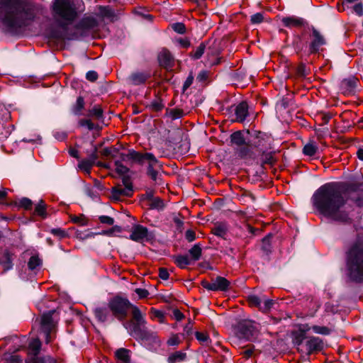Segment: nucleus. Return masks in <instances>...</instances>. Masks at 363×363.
<instances>
[{
	"label": "nucleus",
	"mask_w": 363,
	"mask_h": 363,
	"mask_svg": "<svg viewBox=\"0 0 363 363\" xmlns=\"http://www.w3.org/2000/svg\"><path fill=\"white\" fill-rule=\"evenodd\" d=\"M360 183L337 182L325 183L318 188L311 196L313 207L324 216L344 224L350 223L349 213L342 210L347 199L343 193L359 192Z\"/></svg>",
	"instance_id": "1"
},
{
	"label": "nucleus",
	"mask_w": 363,
	"mask_h": 363,
	"mask_svg": "<svg viewBox=\"0 0 363 363\" xmlns=\"http://www.w3.org/2000/svg\"><path fill=\"white\" fill-rule=\"evenodd\" d=\"M43 14V6L35 0H0V30L16 35Z\"/></svg>",
	"instance_id": "2"
},
{
	"label": "nucleus",
	"mask_w": 363,
	"mask_h": 363,
	"mask_svg": "<svg viewBox=\"0 0 363 363\" xmlns=\"http://www.w3.org/2000/svg\"><path fill=\"white\" fill-rule=\"evenodd\" d=\"M99 25L97 20L93 16L83 17L74 26L73 31L69 30L68 23L60 22L57 28H48L47 26V40L50 38L57 40H79L89 35L91 30Z\"/></svg>",
	"instance_id": "3"
},
{
	"label": "nucleus",
	"mask_w": 363,
	"mask_h": 363,
	"mask_svg": "<svg viewBox=\"0 0 363 363\" xmlns=\"http://www.w3.org/2000/svg\"><path fill=\"white\" fill-rule=\"evenodd\" d=\"M347 267L351 279L363 281V238H359L349 250Z\"/></svg>",
	"instance_id": "4"
},
{
	"label": "nucleus",
	"mask_w": 363,
	"mask_h": 363,
	"mask_svg": "<svg viewBox=\"0 0 363 363\" xmlns=\"http://www.w3.org/2000/svg\"><path fill=\"white\" fill-rule=\"evenodd\" d=\"M6 205L28 211L30 220L39 221L45 218V203L43 199L39 200L35 206L33 201L28 197L17 199Z\"/></svg>",
	"instance_id": "5"
},
{
	"label": "nucleus",
	"mask_w": 363,
	"mask_h": 363,
	"mask_svg": "<svg viewBox=\"0 0 363 363\" xmlns=\"http://www.w3.org/2000/svg\"><path fill=\"white\" fill-rule=\"evenodd\" d=\"M248 135L247 145L255 150L259 154H264L272 149L271 135L257 130H245Z\"/></svg>",
	"instance_id": "6"
},
{
	"label": "nucleus",
	"mask_w": 363,
	"mask_h": 363,
	"mask_svg": "<svg viewBox=\"0 0 363 363\" xmlns=\"http://www.w3.org/2000/svg\"><path fill=\"white\" fill-rule=\"evenodd\" d=\"M133 321L124 323V326L130 331V335L145 340L147 338L145 328L146 321L140 310L135 306H132Z\"/></svg>",
	"instance_id": "7"
},
{
	"label": "nucleus",
	"mask_w": 363,
	"mask_h": 363,
	"mask_svg": "<svg viewBox=\"0 0 363 363\" xmlns=\"http://www.w3.org/2000/svg\"><path fill=\"white\" fill-rule=\"evenodd\" d=\"M52 9L53 13L63 20L62 22L72 23L77 16L74 4L70 0H54Z\"/></svg>",
	"instance_id": "8"
},
{
	"label": "nucleus",
	"mask_w": 363,
	"mask_h": 363,
	"mask_svg": "<svg viewBox=\"0 0 363 363\" xmlns=\"http://www.w3.org/2000/svg\"><path fill=\"white\" fill-rule=\"evenodd\" d=\"M147 163L146 175L155 182L156 185L164 184L163 179L159 171L162 169L163 164L152 152H145L143 159V165Z\"/></svg>",
	"instance_id": "9"
},
{
	"label": "nucleus",
	"mask_w": 363,
	"mask_h": 363,
	"mask_svg": "<svg viewBox=\"0 0 363 363\" xmlns=\"http://www.w3.org/2000/svg\"><path fill=\"white\" fill-rule=\"evenodd\" d=\"M308 35L311 41H308V55L320 54L323 50V46L327 45V40L319 30L313 26L308 27Z\"/></svg>",
	"instance_id": "10"
},
{
	"label": "nucleus",
	"mask_w": 363,
	"mask_h": 363,
	"mask_svg": "<svg viewBox=\"0 0 363 363\" xmlns=\"http://www.w3.org/2000/svg\"><path fill=\"white\" fill-rule=\"evenodd\" d=\"M133 305L128 299L116 297L109 302V308L120 320H123L128 314L129 308Z\"/></svg>",
	"instance_id": "11"
},
{
	"label": "nucleus",
	"mask_w": 363,
	"mask_h": 363,
	"mask_svg": "<svg viewBox=\"0 0 363 363\" xmlns=\"http://www.w3.org/2000/svg\"><path fill=\"white\" fill-rule=\"evenodd\" d=\"M201 284L204 289L213 291H226L230 286V282L223 277H217L211 282L203 280Z\"/></svg>",
	"instance_id": "12"
},
{
	"label": "nucleus",
	"mask_w": 363,
	"mask_h": 363,
	"mask_svg": "<svg viewBox=\"0 0 363 363\" xmlns=\"http://www.w3.org/2000/svg\"><path fill=\"white\" fill-rule=\"evenodd\" d=\"M59 320L60 315L57 311L52 310L47 313V344L55 337Z\"/></svg>",
	"instance_id": "13"
},
{
	"label": "nucleus",
	"mask_w": 363,
	"mask_h": 363,
	"mask_svg": "<svg viewBox=\"0 0 363 363\" xmlns=\"http://www.w3.org/2000/svg\"><path fill=\"white\" fill-rule=\"evenodd\" d=\"M152 77L150 70H135L127 77V82L132 86L145 85Z\"/></svg>",
	"instance_id": "14"
},
{
	"label": "nucleus",
	"mask_w": 363,
	"mask_h": 363,
	"mask_svg": "<svg viewBox=\"0 0 363 363\" xmlns=\"http://www.w3.org/2000/svg\"><path fill=\"white\" fill-rule=\"evenodd\" d=\"M308 29L301 30L300 33H294L292 35L291 47L296 55H299L308 47V40L306 36L308 35Z\"/></svg>",
	"instance_id": "15"
},
{
	"label": "nucleus",
	"mask_w": 363,
	"mask_h": 363,
	"mask_svg": "<svg viewBox=\"0 0 363 363\" xmlns=\"http://www.w3.org/2000/svg\"><path fill=\"white\" fill-rule=\"evenodd\" d=\"M358 82L359 79L356 77L350 75L340 81L339 84L340 90L345 95L354 94L357 89Z\"/></svg>",
	"instance_id": "16"
},
{
	"label": "nucleus",
	"mask_w": 363,
	"mask_h": 363,
	"mask_svg": "<svg viewBox=\"0 0 363 363\" xmlns=\"http://www.w3.org/2000/svg\"><path fill=\"white\" fill-rule=\"evenodd\" d=\"M283 25L288 28H291L293 27L301 28V30L308 29L311 25H309L307 20L303 18L298 17L296 16H291L284 17L281 19Z\"/></svg>",
	"instance_id": "17"
},
{
	"label": "nucleus",
	"mask_w": 363,
	"mask_h": 363,
	"mask_svg": "<svg viewBox=\"0 0 363 363\" xmlns=\"http://www.w3.org/2000/svg\"><path fill=\"white\" fill-rule=\"evenodd\" d=\"M157 62L159 65L166 69H172L174 65V58L170 51L167 48H163L157 55Z\"/></svg>",
	"instance_id": "18"
},
{
	"label": "nucleus",
	"mask_w": 363,
	"mask_h": 363,
	"mask_svg": "<svg viewBox=\"0 0 363 363\" xmlns=\"http://www.w3.org/2000/svg\"><path fill=\"white\" fill-rule=\"evenodd\" d=\"M323 347V341L320 337H309L306 342V354L308 356L313 352L321 351Z\"/></svg>",
	"instance_id": "19"
},
{
	"label": "nucleus",
	"mask_w": 363,
	"mask_h": 363,
	"mask_svg": "<svg viewBox=\"0 0 363 363\" xmlns=\"http://www.w3.org/2000/svg\"><path fill=\"white\" fill-rule=\"evenodd\" d=\"M118 154L121 161L130 160L132 162L143 165V159L145 157V152H138L134 149H129L128 154Z\"/></svg>",
	"instance_id": "20"
},
{
	"label": "nucleus",
	"mask_w": 363,
	"mask_h": 363,
	"mask_svg": "<svg viewBox=\"0 0 363 363\" xmlns=\"http://www.w3.org/2000/svg\"><path fill=\"white\" fill-rule=\"evenodd\" d=\"M235 119L238 123H242L249 116V106L246 101H242L234 108Z\"/></svg>",
	"instance_id": "21"
},
{
	"label": "nucleus",
	"mask_w": 363,
	"mask_h": 363,
	"mask_svg": "<svg viewBox=\"0 0 363 363\" xmlns=\"http://www.w3.org/2000/svg\"><path fill=\"white\" fill-rule=\"evenodd\" d=\"M133 230L130 238L133 241L142 242L152 238V235L148 233L147 228H133Z\"/></svg>",
	"instance_id": "22"
},
{
	"label": "nucleus",
	"mask_w": 363,
	"mask_h": 363,
	"mask_svg": "<svg viewBox=\"0 0 363 363\" xmlns=\"http://www.w3.org/2000/svg\"><path fill=\"white\" fill-rule=\"evenodd\" d=\"M244 133H245V130H237L233 133L230 135L231 144L235 145L238 147L243 146L244 145H247L248 135L245 136Z\"/></svg>",
	"instance_id": "23"
},
{
	"label": "nucleus",
	"mask_w": 363,
	"mask_h": 363,
	"mask_svg": "<svg viewBox=\"0 0 363 363\" xmlns=\"http://www.w3.org/2000/svg\"><path fill=\"white\" fill-rule=\"evenodd\" d=\"M240 330L245 339L250 340L257 330V327L251 322H245L240 326Z\"/></svg>",
	"instance_id": "24"
},
{
	"label": "nucleus",
	"mask_w": 363,
	"mask_h": 363,
	"mask_svg": "<svg viewBox=\"0 0 363 363\" xmlns=\"http://www.w3.org/2000/svg\"><path fill=\"white\" fill-rule=\"evenodd\" d=\"M119 186L120 185L118 184V186L111 188V199L113 200L119 201L122 196L130 197L133 195V190H127L125 187L122 189Z\"/></svg>",
	"instance_id": "25"
},
{
	"label": "nucleus",
	"mask_w": 363,
	"mask_h": 363,
	"mask_svg": "<svg viewBox=\"0 0 363 363\" xmlns=\"http://www.w3.org/2000/svg\"><path fill=\"white\" fill-rule=\"evenodd\" d=\"M208 45V41H203L196 48L189 53V57L193 60H199L203 55L206 46Z\"/></svg>",
	"instance_id": "26"
},
{
	"label": "nucleus",
	"mask_w": 363,
	"mask_h": 363,
	"mask_svg": "<svg viewBox=\"0 0 363 363\" xmlns=\"http://www.w3.org/2000/svg\"><path fill=\"white\" fill-rule=\"evenodd\" d=\"M85 107L84 99L82 96H79L77 98L76 103L72 105L71 111L74 116H79L82 115V111Z\"/></svg>",
	"instance_id": "27"
},
{
	"label": "nucleus",
	"mask_w": 363,
	"mask_h": 363,
	"mask_svg": "<svg viewBox=\"0 0 363 363\" xmlns=\"http://www.w3.org/2000/svg\"><path fill=\"white\" fill-rule=\"evenodd\" d=\"M94 313L97 320L100 322H105L110 318L109 310L106 307L96 308Z\"/></svg>",
	"instance_id": "28"
},
{
	"label": "nucleus",
	"mask_w": 363,
	"mask_h": 363,
	"mask_svg": "<svg viewBox=\"0 0 363 363\" xmlns=\"http://www.w3.org/2000/svg\"><path fill=\"white\" fill-rule=\"evenodd\" d=\"M88 116L94 118L101 121V122H104V110L99 105H94L89 110Z\"/></svg>",
	"instance_id": "29"
},
{
	"label": "nucleus",
	"mask_w": 363,
	"mask_h": 363,
	"mask_svg": "<svg viewBox=\"0 0 363 363\" xmlns=\"http://www.w3.org/2000/svg\"><path fill=\"white\" fill-rule=\"evenodd\" d=\"M70 220L80 226L92 225L93 223L87 218L84 214L79 216L71 215L69 216Z\"/></svg>",
	"instance_id": "30"
},
{
	"label": "nucleus",
	"mask_w": 363,
	"mask_h": 363,
	"mask_svg": "<svg viewBox=\"0 0 363 363\" xmlns=\"http://www.w3.org/2000/svg\"><path fill=\"white\" fill-rule=\"evenodd\" d=\"M99 12L101 17L109 18L111 21H113L116 16L114 10L108 6H99Z\"/></svg>",
	"instance_id": "31"
},
{
	"label": "nucleus",
	"mask_w": 363,
	"mask_h": 363,
	"mask_svg": "<svg viewBox=\"0 0 363 363\" xmlns=\"http://www.w3.org/2000/svg\"><path fill=\"white\" fill-rule=\"evenodd\" d=\"M116 356L118 359L117 363H130V357L129 355V350L120 348L116 350Z\"/></svg>",
	"instance_id": "32"
},
{
	"label": "nucleus",
	"mask_w": 363,
	"mask_h": 363,
	"mask_svg": "<svg viewBox=\"0 0 363 363\" xmlns=\"http://www.w3.org/2000/svg\"><path fill=\"white\" fill-rule=\"evenodd\" d=\"M202 249L199 243L195 244L189 250V254L191 257V261L196 262L199 260L201 256Z\"/></svg>",
	"instance_id": "33"
},
{
	"label": "nucleus",
	"mask_w": 363,
	"mask_h": 363,
	"mask_svg": "<svg viewBox=\"0 0 363 363\" xmlns=\"http://www.w3.org/2000/svg\"><path fill=\"white\" fill-rule=\"evenodd\" d=\"M186 357V354L182 351H177L172 353L167 358L168 363H178L184 361Z\"/></svg>",
	"instance_id": "34"
},
{
	"label": "nucleus",
	"mask_w": 363,
	"mask_h": 363,
	"mask_svg": "<svg viewBox=\"0 0 363 363\" xmlns=\"http://www.w3.org/2000/svg\"><path fill=\"white\" fill-rule=\"evenodd\" d=\"M176 264L181 269L186 268L191 263V259L187 255H177L174 257Z\"/></svg>",
	"instance_id": "35"
},
{
	"label": "nucleus",
	"mask_w": 363,
	"mask_h": 363,
	"mask_svg": "<svg viewBox=\"0 0 363 363\" xmlns=\"http://www.w3.org/2000/svg\"><path fill=\"white\" fill-rule=\"evenodd\" d=\"M318 150V146L314 143H308L303 146L302 152L306 156L313 157L316 154Z\"/></svg>",
	"instance_id": "36"
},
{
	"label": "nucleus",
	"mask_w": 363,
	"mask_h": 363,
	"mask_svg": "<svg viewBox=\"0 0 363 363\" xmlns=\"http://www.w3.org/2000/svg\"><path fill=\"white\" fill-rule=\"evenodd\" d=\"M149 208L150 209H156L157 211H162L164 208V201L160 197H154L153 199L150 201Z\"/></svg>",
	"instance_id": "37"
},
{
	"label": "nucleus",
	"mask_w": 363,
	"mask_h": 363,
	"mask_svg": "<svg viewBox=\"0 0 363 363\" xmlns=\"http://www.w3.org/2000/svg\"><path fill=\"white\" fill-rule=\"evenodd\" d=\"M348 199L352 201L356 206L359 208L363 207V192H358L356 194H350Z\"/></svg>",
	"instance_id": "38"
},
{
	"label": "nucleus",
	"mask_w": 363,
	"mask_h": 363,
	"mask_svg": "<svg viewBox=\"0 0 363 363\" xmlns=\"http://www.w3.org/2000/svg\"><path fill=\"white\" fill-rule=\"evenodd\" d=\"M79 125L84 127L86 126L89 130H101V127H100L99 125H95L90 119H86L82 118L80 119L78 122Z\"/></svg>",
	"instance_id": "39"
},
{
	"label": "nucleus",
	"mask_w": 363,
	"mask_h": 363,
	"mask_svg": "<svg viewBox=\"0 0 363 363\" xmlns=\"http://www.w3.org/2000/svg\"><path fill=\"white\" fill-rule=\"evenodd\" d=\"M164 106L160 98H157L154 99L150 102L149 105L147 106V107L149 108L150 110L156 112L162 111Z\"/></svg>",
	"instance_id": "40"
},
{
	"label": "nucleus",
	"mask_w": 363,
	"mask_h": 363,
	"mask_svg": "<svg viewBox=\"0 0 363 363\" xmlns=\"http://www.w3.org/2000/svg\"><path fill=\"white\" fill-rule=\"evenodd\" d=\"M34 326L38 327L40 331L45 333V313L42 312L40 318H37L34 322Z\"/></svg>",
	"instance_id": "41"
},
{
	"label": "nucleus",
	"mask_w": 363,
	"mask_h": 363,
	"mask_svg": "<svg viewBox=\"0 0 363 363\" xmlns=\"http://www.w3.org/2000/svg\"><path fill=\"white\" fill-rule=\"evenodd\" d=\"M169 219L176 225V227H183L185 223L184 217L179 213H171Z\"/></svg>",
	"instance_id": "42"
},
{
	"label": "nucleus",
	"mask_w": 363,
	"mask_h": 363,
	"mask_svg": "<svg viewBox=\"0 0 363 363\" xmlns=\"http://www.w3.org/2000/svg\"><path fill=\"white\" fill-rule=\"evenodd\" d=\"M116 167V172L120 176L127 175L130 169L126 166L123 165L121 161L116 160L114 162Z\"/></svg>",
	"instance_id": "43"
},
{
	"label": "nucleus",
	"mask_w": 363,
	"mask_h": 363,
	"mask_svg": "<svg viewBox=\"0 0 363 363\" xmlns=\"http://www.w3.org/2000/svg\"><path fill=\"white\" fill-rule=\"evenodd\" d=\"M166 111V115L170 116L172 120L179 119L184 116V111L179 108H167Z\"/></svg>",
	"instance_id": "44"
},
{
	"label": "nucleus",
	"mask_w": 363,
	"mask_h": 363,
	"mask_svg": "<svg viewBox=\"0 0 363 363\" xmlns=\"http://www.w3.org/2000/svg\"><path fill=\"white\" fill-rule=\"evenodd\" d=\"M118 153H119V148H117L114 146H111L110 147H105L101 151V155L104 157H110L112 158H114L116 156V155H118Z\"/></svg>",
	"instance_id": "45"
},
{
	"label": "nucleus",
	"mask_w": 363,
	"mask_h": 363,
	"mask_svg": "<svg viewBox=\"0 0 363 363\" xmlns=\"http://www.w3.org/2000/svg\"><path fill=\"white\" fill-rule=\"evenodd\" d=\"M263 158L262 159V167H263L264 164H270L272 165L275 160L273 157V152H267L266 151L264 154H260Z\"/></svg>",
	"instance_id": "46"
},
{
	"label": "nucleus",
	"mask_w": 363,
	"mask_h": 363,
	"mask_svg": "<svg viewBox=\"0 0 363 363\" xmlns=\"http://www.w3.org/2000/svg\"><path fill=\"white\" fill-rule=\"evenodd\" d=\"M40 347H41L40 341L38 339H34L29 344L30 352L34 356H36L40 351Z\"/></svg>",
	"instance_id": "47"
},
{
	"label": "nucleus",
	"mask_w": 363,
	"mask_h": 363,
	"mask_svg": "<svg viewBox=\"0 0 363 363\" xmlns=\"http://www.w3.org/2000/svg\"><path fill=\"white\" fill-rule=\"evenodd\" d=\"M94 165L86 158L81 160L78 163V167L87 174H90L91 169Z\"/></svg>",
	"instance_id": "48"
},
{
	"label": "nucleus",
	"mask_w": 363,
	"mask_h": 363,
	"mask_svg": "<svg viewBox=\"0 0 363 363\" xmlns=\"http://www.w3.org/2000/svg\"><path fill=\"white\" fill-rule=\"evenodd\" d=\"M310 73V69H308L306 67V65L303 62H301L298 64V67H296V74L299 77H306L307 75H308Z\"/></svg>",
	"instance_id": "49"
},
{
	"label": "nucleus",
	"mask_w": 363,
	"mask_h": 363,
	"mask_svg": "<svg viewBox=\"0 0 363 363\" xmlns=\"http://www.w3.org/2000/svg\"><path fill=\"white\" fill-rule=\"evenodd\" d=\"M313 331L319 335H329L331 333V330L326 326H320V325H312Z\"/></svg>",
	"instance_id": "50"
},
{
	"label": "nucleus",
	"mask_w": 363,
	"mask_h": 363,
	"mask_svg": "<svg viewBox=\"0 0 363 363\" xmlns=\"http://www.w3.org/2000/svg\"><path fill=\"white\" fill-rule=\"evenodd\" d=\"M293 342L297 347H299L306 339V334L299 333L298 330L293 332Z\"/></svg>",
	"instance_id": "51"
},
{
	"label": "nucleus",
	"mask_w": 363,
	"mask_h": 363,
	"mask_svg": "<svg viewBox=\"0 0 363 363\" xmlns=\"http://www.w3.org/2000/svg\"><path fill=\"white\" fill-rule=\"evenodd\" d=\"M172 30L179 34H185L186 32V26L181 22H177L172 24Z\"/></svg>",
	"instance_id": "52"
},
{
	"label": "nucleus",
	"mask_w": 363,
	"mask_h": 363,
	"mask_svg": "<svg viewBox=\"0 0 363 363\" xmlns=\"http://www.w3.org/2000/svg\"><path fill=\"white\" fill-rule=\"evenodd\" d=\"M42 264V261L38 258V256H32L28 263V267L31 270L35 269Z\"/></svg>",
	"instance_id": "53"
},
{
	"label": "nucleus",
	"mask_w": 363,
	"mask_h": 363,
	"mask_svg": "<svg viewBox=\"0 0 363 363\" xmlns=\"http://www.w3.org/2000/svg\"><path fill=\"white\" fill-rule=\"evenodd\" d=\"M248 301L251 306H257L260 308L261 304L262 303V298H260L257 295L252 294L248 296Z\"/></svg>",
	"instance_id": "54"
},
{
	"label": "nucleus",
	"mask_w": 363,
	"mask_h": 363,
	"mask_svg": "<svg viewBox=\"0 0 363 363\" xmlns=\"http://www.w3.org/2000/svg\"><path fill=\"white\" fill-rule=\"evenodd\" d=\"M253 149L247 145H244L241 146L240 150H238V155L240 157H245L247 156L250 155L252 153Z\"/></svg>",
	"instance_id": "55"
},
{
	"label": "nucleus",
	"mask_w": 363,
	"mask_h": 363,
	"mask_svg": "<svg viewBox=\"0 0 363 363\" xmlns=\"http://www.w3.org/2000/svg\"><path fill=\"white\" fill-rule=\"evenodd\" d=\"M264 21V15L262 12L256 13L250 16V23L252 25H257L262 23Z\"/></svg>",
	"instance_id": "56"
},
{
	"label": "nucleus",
	"mask_w": 363,
	"mask_h": 363,
	"mask_svg": "<svg viewBox=\"0 0 363 363\" xmlns=\"http://www.w3.org/2000/svg\"><path fill=\"white\" fill-rule=\"evenodd\" d=\"M99 220L102 224L112 225V227H120L118 225H113L114 219L112 217H110L108 216H101L99 217Z\"/></svg>",
	"instance_id": "57"
},
{
	"label": "nucleus",
	"mask_w": 363,
	"mask_h": 363,
	"mask_svg": "<svg viewBox=\"0 0 363 363\" xmlns=\"http://www.w3.org/2000/svg\"><path fill=\"white\" fill-rule=\"evenodd\" d=\"M50 233L59 238H65L68 235V233L63 228H52Z\"/></svg>",
	"instance_id": "58"
},
{
	"label": "nucleus",
	"mask_w": 363,
	"mask_h": 363,
	"mask_svg": "<svg viewBox=\"0 0 363 363\" xmlns=\"http://www.w3.org/2000/svg\"><path fill=\"white\" fill-rule=\"evenodd\" d=\"M318 114L321 116V125H327L333 117V114L329 112L319 111Z\"/></svg>",
	"instance_id": "59"
},
{
	"label": "nucleus",
	"mask_w": 363,
	"mask_h": 363,
	"mask_svg": "<svg viewBox=\"0 0 363 363\" xmlns=\"http://www.w3.org/2000/svg\"><path fill=\"white\" fill-rule=\"evenodd\" d=\"M247 76V72L245 68H239L235 73V79L239 82L243 81Z\"/></svg>",
	"instance_id": "60"
},
{
	"label": "nucleus",
	"mask_w": 363,
	"mask_h": 363,
	"mask_svg": "<svg viewBox=\"0 0 363 363\" xmlns=\"http://www.w3.org/2000/svg\"><path fill=\"white\" fill-rule=\"evenodd\" d=\"M273 304H274V302L272 299H268V298H265L264 297H263L262 303L261 304L260 309L264 311H267L272 308Z\"/></svg>",
	"instance_id": "61"
},
{
	"label": "nucleus",
	"mask_w": 363,
	"mask_h": 363,
	"mask_svg": "<svg viewBox=\"0 0 363 363\" xmlns=\"http://www.w3.org/2000/svg\"><path fill=\"white\" fill-rule=\"evenodd\" d=\"M194 79V75H193L192 72H191L183 84V86H182V92L183 93H184L186 89H188L190 87V86L193 84Z\"/></svg>",
	"instance_id": "62"
},
{
	"label": "nucleus",
	"mask_w": 363,
	"mask_h": 363,
	"mask_svg": "<svg viewBox=\"0 0 363 363\" xmlns=\"http://www.w3.org/2000/svg\"><path fill=\"white\" fill-rule=\"evenodd\" d=\"M352 13H355L358 16H363V4L362 2H359L355 4L352 7Z\"/></svg>",
	"instance_id": "63"
},
{
	"label": "nucleus",
	"mask_w": 363,
	"mask_h": 363,
	"mask_svg": "<svg viewBox=\"0 0 363 363\" xmlns=\"http://www.w3.org/2000/svg\"><path fill=\"white\" fill-rule=\"evenodd\" d=\"M99 78L98 73L94 70H89L86 73V79L91 82H96Z\"/></svg>",
	"instance_id": "64"
}]
</instances>
